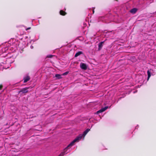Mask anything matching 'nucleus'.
<instances>
[{
  "mask_svg": "<svg viewBox=\"0 0 156 156\" xmlns=\"http://www.w3.org/2000/svg\"><path fill=\"white\" fill-rule=\"evenodd\" d=\"M81 140V136H77L74 140H73L67 147V148H70L74 145V143L79 141Z\"/></svg>",
  "mask_w": 156,
  "mask_h": 156,
  "instance_id": "nucleus-1",
  "label": "nucleus"
},
{
  "mask_svg": "<svg viewBox=\"0 0 156 156\" xmlns=\"http://www.w3.org/2000/svg\"><path fill=\"white\" fill-rule=\"evenodd\" d=\"M29 88V87H26L22 88L20 91H19V93L25 94L27 93L29 91L28 89Z\"/></svg>",
  "mask_w": 156,
  "mask_h": 156,
  "instance_id": "nucleus-2",
  "label": "nucleus"
},
{
  "mask_svg": "<svg viewBox=\"0 0 156 156\" xmlns=\"http://www.w3.org/2000/svg\"><path fill=\"white\" fill-rule=\"evenodd\" d=\"M90 130V129H87L85 131H84L83 134H80L78 136H81V139L83 137H85V135L87 134V133L89 132Z\"/></svg>",
  "mask_w": 156,
  "mask_h": 156,
  "instance_id": "nucleus-3",
  "label": "nucleus"
},
{
  "mask_svg": "<svg viewBox=\"0 0 156 156\" xmlns=\"http://www.w3.org/2000/svg\"><path fill=\"white\" fill-rule=\"evenodd\" d=\"M80 67L83 69L86 70L87 69V66L86 64L83 63H80Z\"/></svg>",
  "mask_w": 156,
  "mask_h": 156,
  "instance_id": "nucleus-4",
  "label": "nucleus"
},
{
  "mask_svg": "<svg viewBox=\"0 0 156 156\" xmlns=\"http://www.w3.org/2000/svg\"><path fill=\"white\" fill-rule=\"evenodd\" d=\"M108 108V107H107V106H106L104 108H102L100 110L98 111L97 112V113L99 114V113H101L102 112H103L105 111V110H106Z\"/></svg>",
  "mask_w": 156,
  "mask_h": 156,
  "instance_id": "nucleus-5",
  "label": "nucleus"
},
{
  "mask_svg": "<svg viewBox=\"0 0 156 156\" xmlns=\"http://www.w3.org/2000/svg\"><path fill=\"white\" fill-rule=\"evenodd\" d=\"M104 43V41H102L101 42H100L98 44V50L100 51V50L102 48V47H103V44Z\"/></svg>",
  "mask_w": 156,
  "mask_h": 156,
  "instance_id": "nucleus-6",
  "label": "nucleus"
},
{
  "mask_svg": "<svg viewBox=\"0 0 156 156\" xmlns=\"http://www.w3.org/2000/svg\"><path fill=\"white\" fill-rule=\"evenodd\" d=\"M67 147H66L64 150V151L63 152H61L60 154L58 156H63L65 154H66L67 153H66L65 152V151H66V149H67Z\"/></svg>",
  "mask_w": 156,
  "mask_h": 156,
  "instance_id": "nucleus-7",
  "label": "nucleus"
},
{
  "mask_svg": "<svg viewBox=\"0 0 156 156\" xmlns=\"http://www.w3.org/2000/svg\"><path fill=\"white\" fill-rule=\"evenodd\" d=\"M137 10V9L135 8H133L130 10V12L132 13H135L136 12Z\"/></svg>",
  "mask_w": 156,
  "mask_h": 156,
  "instance_id": "nucleus-8",
  "label": "nucleus"
},
{
  "mask_svg": "<svg viewBox=\"0 0 156 156\" xmlns=\"http://www.w3.org/2000/svg\"><path fill=\"white\" fill-rule=\"evenodd\" d=\"M30 79V78L28 76L24 78V83H26L29 81Z\"/></svg>",
  "mask_w": 156,
  "mask_h": 156,
  "instance_id": "nucleus-9",
  "label": "nucleus"
},
{
  "mask_svg": "<svg viewBox=\"0 0 156 156\" xmlns=\"http://www.w3.org/2000/svg\"><path fill=\"white\" fill-rule=\"evenodd\" d=\"M83 53V52L81 51H79L77 52L75 55V57H76L80 55L81 54H82Z\"/></svg>",
  "mask_w": 156,
  "mask_h": 156,
  "instance_id": "nucleus-10",
  "label": "nucleus"
},
{
  "mask_svg": "<svg viewBox=\"0 0 156 156\" xmlns=\"http://www.w3.org/2000/svg\"><path fill=\"white\" fill-rule=\"evenodd\" d=\"M60 14L61 15L65 16L66 14V13L64 11L61 10L60 11Z\"/></svg>",
  "mask_w": 156,
  "mask_h": 156,
  "instance_id": "nucleus-11",
  "label": "nucleus"
},
{
  "mask_svg": "<svg viewBox=\"0 0 156 156\" xmlns=\"http://www.w3.org/2000/svg\"><path fill=\"white\" fill-rule=\"evenodd\" d=\"M147 73L148 75L147 80H148L151 76V72L149 70H148L147 71Z\"/></svg>",
  "mask_w": 156,
  "mask_h": 156,
  "instance_id": "nucleus-12",
  "label": "nucleus"
},
{
  "mask_svg": "<svg viewBox=\"0 0 156 156\" xmlns=\"http://www.w3.org/2000/svg\"><path fill=\"white\" fill-rule=\"evenodd\" d=\"M55 76L58 79H60L62 78L61 75L59 74H56L55 75Z\"/></svg>",
  "mask_w": 156,
  "mask_h": 156,
  "instance_id": "nucleus-13",
  "label": "nucleus"
},
{
  "mask_svg": "<svg viewBox=\"0 0 156 156\" xmlns=\"http://www.w3.org/2000/svg\"><path fill=\"white\" fill-rule=\"evenodd\" d=\"M53 55H47V58H51L52 57H53Z\"/></svg>",
  "mask_w": 156,
  "mask_h": 156,
  "instance_id": "nucleus-14",
  "label": "nucleus"
},
{
  "mask_svg": "<svg viewBox=\"0 0 156 156\" xmlns=\"http://www.w3.org/2000/svg\"><path fill=\"white\" fill-rule=\"evenodd\" d=\"M69 73V72L67 71V72H66L64 73L62 75H64V76H65V75H67Z\"/></svg>",
  "mask_w": 156,
  "mask_h": 156,
  "instance_id": "nucleus-15",
  "label": "nucleus"
},
{
  "mask_svg": "<svg viewBox=\"0 0 156 156\" xmlns=\"http://www.w3.org/2000/svg\"><path fill=\"white\" fill-rule=\"evenodd\" d=\"M3 87V85L2 84L0 85V90H1Z\"/></svg>",
  "mask_w": 156,
  "mask_h": 156,
  "instance_id": "nucleus-16",
  "label": "nucleus"
},
{
  "mask_svg": "<svg viewBox=\"0 0 156 156\" xmlns=\"http://www.w3.org/2000/svg\"><path fill=\"white\" fill-rule=\"evenodd\" d=\"M31 29V27H28L26 29V30H29V29Z\"/></svg>",
  "mask_w": 156,
  "mask_h": 156,
  "instance_id": "nucleus-17",
  "label": "nucleus"
},
{
  "mask_svg": "<svg viewBox=\"0 0 156 156\" xmlns=\"http://www.w3.org/2000/svg\"><path fill=\"white\" fill-rule=\"evenodd\" d=\"M94 9H95V8H93V14L94 13Z\"/></svg>",
  "mask_w": 156,
  "mask_h": 156,
  "instance_id": "nucleus-18",
  "label": "nucleus"
},
{
  "mask_svg": "<svg viewBox=\"0 0 156 156\" xmlns=\"http://www.w3.org/2000/svg\"><path fill=\"white\" fill-rule=\"evenodd\" d=\"M68 148H67V149H66V151H65V152L66 153H67V152H66V151H67V150Z\"/></svg>",
  "mask_w": 156,
  "mask_h": 156,
  "instance_id": "nucleus-19",
  "label": "nucleus"
}]
</instances>
